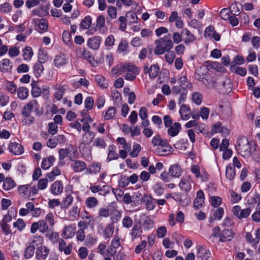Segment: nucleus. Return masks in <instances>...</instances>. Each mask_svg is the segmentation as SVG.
Returning <instances> with one entry per match:
<instances>
[{
  "label": "nucleus",
  "instance_id": "1",
  "mask_svg": "<svg viewBox=\"0 0 260 260\" xmlns=\"http://www.w3.org/2000/svg\"><path fill=\"white\" fill-rule=\"evenodd\" d=\"M171 35L167 34L163 37L155 40L156 47L154 49V53L156 55H161L166 51L171 50L174 46L173 42L172 41Z\"/></svg>",
  "mask_w": 260,
  "mask_h": 260
},
{
  "label": "nucleus",
  "instance_id": "2",
  "mask_svg": "<svg viewBox=\"0 0 260 260\" xmlns=\"http://www.w3.org/2000/svg\"><path fill=\"white\" fill-rule=\"evenodd\" d=\"M236 148L243 156L249 155L250 154L251 146L248 139L245 137H240L238 138Z\"/></svg>",
  "mask_w": 260,
  "mask_h": 260
},
{
  "label": "nucleus",
  "instance_id": "3",
  "mask_svg": "<svg viewBox=\"0 0 260 260\" xmlns=\"http://www.w3.org/2000/svg\"><path fill=\"white\" fill-rule=\"evenodd\" d=\"M193 184V182L191 177L186 175L181 178L179 186L182 191L188 192L191 189Z\"/></svg>",
  "mask_w": 260,
  "mask_h": 260
},
{
  "label": "nucleus",
  "instance_id": "4",
  "mask_svg": "<svg viewBox=\"0 0 260 260\" xmlns=\"http://www.w3.org/2000/svg\"><path fill=\"white\" fill-rule=\"evenodd\" d=\"M232 212L235 216L242 219L248 217L250 214L251 210L249 208L242 209L240 206L236 205L233 208Z\"/></svg>",
  "mask_w": 260,
  "mask_h": 260
},
{
  "label": "nucleus",
  "instance_id": "5",
  "mask_svg": "<svg viewBox=\"0 0 260 260\" xmlns=\"http://www.w3.org/2000/svg\"><path fill=\"white\" fill-rule=\"evenodd\" d=\"M72 243L67 244L63 239H58V249L59 251L63 252L66 255H69L72 252Z\"/></svg>",
  "mask_w": 260,
  "mask_h": 260
},
{
  "label": "nucleus",
  "instance_id": "6",
  "mask_svg": "<svg viewBox=\"0 0 260 260\" xmlns=\"http://www.w3.org/2000/svg\"><path fill=\"white\" fill-rule=\"evenodd\" d=\"M32 23L35 26H38V31L39 32L42 33V32L46 31L48 30V24L47 20L46 19H33L32 20Z\"/></svg>",
  "mask_w": 260,
  "mask_h": 260
},
{
  "label": "nucleus",
  "instance_id": "7",
  "mask_svg": "<svg viewBox=\"0 0 260 260\" xmlns=\"http://www.w3.org/2000/svg\"><path fill=\"white\" fill-rule=\"evenodd\" d=\"M50 250L45 246L38 247L36 252V257L38 260H45L47 257Z\"/></svg>",
  "mask_w": 260,
  "mask_h": 260
},
{
  "label": "nucleus",
  "instance_id": "8",
  "mask_svg": "<svg viewBox=\"0 0 260 260\" xmlns=\"http://www.w3.org/2000/svg\"><path fill=\"white\" fill-rule=\"evenodd\" d=\"M181 35L183 38V42L186 45L192 43L196 39V37L186 28H183L181 30Z\"/></svg>",
  "mask_w": 260,
  "mask_h": 260
},
{
  "label": "nucleus",
  "instance_id": "9",
  "mask_svg": "<svg viewBox=\"0 0 260 260\" xmlns=\"http://www.w3.org/2000/svg\"><path fill=\"white\" fill-rule=\"evenodd\" d=\"M234 234L232 230L224 229L220 234L219 241L221 242L231 241L234 237Z\"/></svg>",
  "mask_w": 260,
  "mask_h": 260
},
{
  "label": "nucleus",
  "instance_id": "10",
  "mask_svg": "<svg viewBox=\"0 0 260 260\" xmlns=\"http://www.w3.org/2000/svg\"><path fill=\"white\" fill-rule=\"evenodd\" d=\"M70 159L74 161L71 167L74 172H81L86 169L87 165L84 161L79 160H74L72 158H70Z\"/></svg>",
  "mask_w": 260,
  "mask_h": 260
},
{
  "label": "nucleus",
  "instance_id": "11",
  "mask_svg": "<svg viewBox=\"0 0 260 260\" xmlns=\"http://www.w3.org/2000/svg\"><path fill=\"white\" fill-rule=\"evenodd\" d=\"M38 108L39 105L37 100H32L23 107L22 112H27L28 113H30L33 111L37 112Z\"/></svg>",
  "mask_w": 260,
  "mask_h": 260
},
{
  "label": "nucleus",
  "instance_id": "12",
  "mask_svg": "<svg viewBox=\"0 0 260 260\" xmlns=\"http://www.w3.org/2000/svg\"><path fill=\"white\" fill-rule=\"evenodd\" d=\"M81 211V205L79 203H75L72 208L69 211V216L71 219L75 220L79 216Z\"/></svg>",
  "mask_w": 260,
  "mask_h": 260
},
{
  "label": "nucleus",
  "instance_id": "13",
  "mask_svg": "<svg viewBox=\"0 0 260 260\" xmlns=\"http://www.w3.org/2000/svg\"><path fill=\"white\" fill-rule=\"evenodd\" d=\"M13 68V63L9 59L5 58L0 62V71L3 73L10 72Z\"/></svg>",
  "mask_w": 260,
  "mask_h": 260
},
{
  "label": "nucleus",
  "instance_id": "14",
  "mask_svg": "<svg viewBox=\"0 0 260 260\" xmlns=\"http://www.w3.org/2000/svg\"><path fill=\"white\" fill-rule=\"evenodd\" d=\"M9 150L11 153L14 155H20L24 152L22 146L20 144L16 142L10 143Z\"/></svg>",
  "mask_w": 260,
  "mask_h": 260
},
{
  "label": "nucleus",
  "instance_id": "15",
  "mask_svg": "<svg viewBox=\"0 0 260 260\" xmlns=\"http://www.w3.org/2000/svg\"><path fill=\"white\" fill-rule=\"evenodd\" d=\"M96 26L100 34H105L107 32L108 28L105 26V18L103 15H101L98 17Z\"/></svg>",
  "mask_w": 260,
  "mask_h": 260
},
{
  "label": "nucleus",
  "instance_id": "16",
  "mask_svg": "<svg viewBox=\"0 0 260 260\" xmlns=\"http://www.w3.org/2000/svg\"><path fill=\"white\" fill-rule=\"evenodd\" d=\"M94 137L95 134L93 132H86L83 134L80 141V148L83 145L89 144L92 141Z\"/></svg>",
  "mask_w": 260,
  "mask_h": 260
},
{
  "label": "nucleus",
  "instance_id": "17",
  "mask_svg": "<svg viewBox=\"0 0 260 260\" xmlns=\"http://www.w3.org/2000/svg\"><path fill=\"white\" fill-rule=\"evenodd\" d=\"M121 69L123 72L139 73L140 69L134 64L132 63H125L121 64Z\"/></svg>",
  "mask_w": 260,
  "mask_h": 260
},
{
  "label": "nucleus",
  "instance_id": "18",
  "mask_svg": "<svg viewBox=\"0 0 260 260\" xmlns=\"http://www.w3.org/2000/svg\"><path fill=\"white\" fill-rule=\"evenodd\" d=\"M169 172L172 177L178 178L181 175L182 170L179 165L174 164L170 167Z\"/></svg>",
  "mask_w": 260,
  "mask_h": 260
},
{
  "label": "nucleus",
  "instance_id": "19",
  "mask_svg": "<svg viewBox=\"0 0 260 260\" xmlns=\"http://www.w3.org/2000/svg\"><path fill=\"white\" fill-rule=\"evenodd\" d=\"M76 232V228L75 225L70 224L65 226L62 232V236L64 238L68 239L72 238Z\"/></svg>",
  "mask_w": 260,
  "mask_h": 260
},
{
  "label": "nucleus",
  "instance_id": "20",
  "mask_svg": "<svg viewBox=\"0 0 260 260\" xmlns=\"http://www.w3.org/2000/svg\"><path fill=\"white\" fill-rule=\"evenodd\" d=\"M63 184L61 181H56L51 186V191L54 195L61 193L63 190Z\"/></svg>",
  "mask_w": 260,
  "mask_h": 260
},
{
  "label": "nucleus",
  "instance_id": "21",
  "mask_svg": "<svg viewBox=\"0 0 260 260\" xmlns=\"http://www.w3.org/2000/svg\"><path fill=\"white\" fill-rule=\"evenodd\" d=\"M55 66L57 68H60L67 63V58L63 54H59L55 56L54 59Z\"/></svg>",
  "mask_w": 260,
  "mask_h": 260
},
{
  "label": "nucleus",
  "instance_id": "22",
  "mask_svg": "<svg viewBox=\"0 0 260 260\" xmlns=\"http://www.w3.org/2000/svg\"><path fill=\"white\" fill-rule=\"evenodd\" d=\"M18 190L22 197H29L31 195V187L28 184L20 185L18 188Z\"/></svg>",
  "mask_w": 260,
  "mask_h": 260
},
{
  "label": "nucleus",
  "instance_id": "23",
  "mask_svg": "<svg viewBox=\"0 0 260 260\" xmlns=\"http://www.w3.org/2000/svg\"><path fill=\"white\" fill-rule=\"evenodd\" d=\"M101 37H95L88 40L87 45L92 49H97L99 48L101 42Z\"/></svg>",
  "mask_w": 260,
  "mask_h": 260
},
{
  "label": "nucleus",
  "instance_id": "24",
  "mask_svg": "<svg viewBox=\"0 0 260 260\" xmlns=\"http://www.w3.org/2000/svg\"><path fill=\"white\" fill-rule=\"evenodd\" d=\"M171 150L172 147L168 142L166 146H160L159 147H157L155 151V153L160 156H166L171 153Z\"/></svg>",
  "mask_w": 260,
  "mask_h": 260
},
{
  "label": "nucleus",
  "instance_id": "25",
  "mask_svg": "<svg viewBox=\"0 0 260 260\" xmlns=\"http://www.w3.org/2000/svg\"><path fill=\"white\" fill-rule=\"evenodd\" d=\"M190 108H188L186 105L184 104H182L181 105L179 110V114L180 115L181 118L183 120H186L190 118Z\"/></svg>",
  "mask_w": 260,
  "mask_h": 260
},
{
  "label": "nucleus",
  "instance_id": "26",
  "mask_svg": "<svg viewBox=\"0 0 260 260\" xmlns=\"http://www.w3.org/2000/svg\"><path fill=\"white\" fill-rule=\"evenodd\" d=\"M181 124L178 122H175L173 125L169 126L168 129V134L171 137L177 136L181 129Z\"/></svg>",
  "mask_w": 260,
  "mask_h": 260
},
{
  "label": "nucleus",
  "instance_id": "27",
  "mask_svg": "<svg viewBox=\"0 0 260 260\" xmlns=\"http://www.w3.org/2000/svg\"><path fill=\"white\" fill-rule=\"evenodd\" d=\"M221 83L222 87V92L224 93H229L232 89L231 80L226 77H224Z\"/></svg>",
  "mask_w": 260,
  "mask_h": 260
},
{
  "label": "nucleus",
  "instance_id": "28",
  "mask_svg": "<svg viewBox=\"0 0 260 260\" xmlns=\"http://www.w3.org/2000/svg\"><path fill=\"white\" fill-rule=\"evenodd\" d=\"M54 160L55 158L53 155L43 158L41 165L42 169L45 170L48 169L52 165Z\"/></svg>",
  "mask_w": 260,
  "mask_h": 260
},
{
  "label": "nucleus",
  "instance_id": "29",
  "mask_svg": "<svg viewBox=\"0 0 260 260\" xmlns=\"http://www.w3.org/2000/svg\"><path fill=\"white\" fill-rule=\"evenodd\" d=\"M116 147L113 144L110 145L108 147V154L107 158V161L116 159L118 157L117 153L115 151Z\"/></svg>",
  "mask_w": 260,
  "mask_h": 260
},
{
  "label": "nucleus",
  "instance_id": "30",
  "mask_svg": "<svg viewBox=\"0 0 260 260\" xmlns=\"http://www.w3.org/2000/svg\"><path fill=\"white\" fill-rule=\"evenodd\" d=\"M73 197L71 194H68L64 197L60 203V207L63 209H67L72 203Z\"/></svg>",
  "mask_w": 260,
  "mask_h": 260
},
{
  "label": "nucleus",
  "instance_id": "31",
  "mask_svg": "<svg viewBox=\"0 0 260 260\" xmlns=\"http://www.w3.org/2000/svg\"><path fill=\"white\" fill-rule=\"evenodd\" d=\"M16 184L11 177H7L3 183V187L5 190H9L14 188Z\"/></svg>",
  "mask_w": 260,
  "mask_h": 260
},
{
  "label": "nucleus",
  "instance_id": "32",
  "mask_svg": "<svg viewBox=\"0 0 260 260\" xmlns=\"http://www.w3.org/2000/svg\"><path fill=\"white\" fill-rule=\"evenodd\" d=\"M31 86L32 87L31 91L32 96L35 98L39 96L42 93V89L38 86V82L33 81L31 83Z\"/></svg>",
  "mask_w": 260,
  "mask_h": 260
},
{
  "label": "nucleus",
  "instance_id": "33",
  "mask_svg": "<svg viewBox=\"0 0 260 260\" xmlns=\"http://www.w3.org/2000/svg\"><path fill=\"white\" fill-rule=\"evenodd\" d=\"M167 141L162 140L159 135L154 136L152 140V143L154 146H157V147L161 146H166Z\"/></svg>",
  "mask_w": 260,
  "mask_h": 260
},
{
  "label": "nucleus",
  "instance_id": "34",
  "mask_svg": "<svg viewBox=\"0 0 260 260\" xmlns=\"http://www.w3.org/2000/svg\"><path fill=\"white\" fill-rule=\"evenodd\" d=\"M42 61H38L34 66V72L36 77H40L44 70Z\"/></svg>",
  "mask_w": 260,
  "mask_h": 260
},
{
  "label": "nucleus",
  "instance_id": "35",
  "mask_svg": "<svg viewBox=\"0 0 260 260\" xmlns=\"http://www.w3.org/2000/svg\"><path fill=\"white\" fill-rule=\"evenodd\" d=\"M17 93L18 97L22 100L26 99L28 96V90L24 87H19L17 90Z\"/></svg>",
  "mask_w": 260,
  "mask_h": 260
},
{
  "label": "nucleus",
  "instance_id": "36",
  "mask_svg": "<svg viewBox=\"0 0 260 260\" xmlns=\"http://www.w3.org/2000/svg\"><path fill=\"white\" fill-rule=\"evenodd\" d=\"M22 51L23 59L26 61L30 60L34 54L32 48L29 46H26Z\"/></svg>",
  "mask_w": 260,
  "mask_h": 260
},
{
  "label": "nucleus",
  "instance_id": "37",
  "mask_svg": "<svg viewBox=\"0 0 260 260\" xmlns=\"http://www.w3.org/2000/svg\"><path fill=\"white\" fill-rule=\"evenodd\" d=\"M114 225L113 223L108 224L104 229V233L103 236L105 239H108L111 237L114 232Z\"/></svg>",
  "mask_w": 260,
  "mask_h": 260
},
{
  "label": "nucleus",
  "instance_id": "38",
  "mask_svg": "<svg viewBox=\"0 0 260 260\" xmlns=\"http://www.w3.org/2000/svg\"><path fill=\"white\" fill-rule=\"evenodd\" d=\"M56 91L54 93V96L57 101H60L63 97L66 90L65 86L63 85H59L55 88Z\"/></svg>",
  "mask_w": 260,
  "mask_h": 260
},
{
  "label": "nucleus",
  "instance_id": "39",
  "mask_svg": "<svg viewBox=\"0 0 260 260\" xmlns=\"http://www.w3.org/2000/svg\"><path fill=\"white\" fill-rule=\"evenodd\" d=\"M144 201L146 203V208L147 210H152L155 208L156 206L155 202L151 197L146 196Z\"/></svg>",
  "mask_w": 260,
  "mask_h": 260
},
{
  "label": "nucleus",
  "instance_id": "40",
  "mask_svg": "<svg viewBox=\"0 0 260 260\" xmlns=\"http://www.w3.org/2000/svg\"><path fill=\"white\" fill-rule=\"evenodd\" d=\"M79 51L82 52V57L85 59H86L90 63L93 64V63L95 61L93 57L91 56L89 51L85 49L82 50L81 48L79 49Z\"/></svg>",
  "mask_w": 260,
  "mask_h": 260
},
{
  "label": "nucleus",
  "instance_id": "41",
  "mask_svg": "<svg viewBox=\"0 0 260 260\" xmlns=\"http://www.w3.org/2000/svg\"><path fill=\"white\" fill-rule=\"evenodd\" d=\"M210 254V252L209 250H205L202 247H200L198 249L197 256L202 260H208Z\"/></svg>",
  "mask_w": 260,
  "mask_h": 260
},
{
  "label": "nucleus",
  "instance_id": "42",
  "mask_svg": "<svg viewBox=\"0 0 260 260\" xmlns=\"http://www.w3.org/2000/svg\"><path fill=\"white\" fill-rule=\"evenodd\" d=\"M112 98L114 102V105L118 106L121 104V95L120 93L116 90H114L112 92Z\"/></svg>",
  "mask_w": 260,
  "mask_h": 260
},
{
  "label": "nucleus",
  "instance_id": "43",
  "mask_svg": "<svg viewBox=\"0 0 260 260\" xmlns=\"http://www.w3.org/2000/svg\"><path fill=\"white\" fill-rule=\"evenodd\" d=\"M99 202L95 197L87 198L85 201V205L87 208L91 209L95 208L98 205Z\"/></svg>",
  "mask_w": 260,
  "mask_h": 260
},
{
  "label": "nucleus",
  "instance_id": "44",
  "mask_svg": "<svg viewBox=\"0 0 260 260\" xmlns=\"http://www.w3.org/2000/svg\"><path fill=\"white\" fill-rule=\"evenodd\" d=\"M61 173L60 170L57 167H55L53 168L51 172L48 173L46 175V177L50 181H53L56 176L59 175Z\"/></svg>",
  "mask_w": 260,
  "mask_h": 260
},
{
  "label": "nucleus",
  "instance_id": "45",
  "mask_svg": "<svg viewBox=\"0 0 260 260\" xmlns=\"http://www.w3.org/2000/svg\"><path fill=\"white\" fill-rule=\"evenodd\" d=\"M95 81L98 85L102 88H106L108 84L107 81L105 80V78L102 75H98L95 76Z\"/></svg>",
  "mask_w": 260,
  "mask_h": 260
},
{
  "label": "nucleus",
  "instance_id": "46",
  "mask_svg": "<svg viewBox=\"0 0 260 260\" xmlns=\"http://www.w3.org/2000/svg\"><path fill=\"white\" fill-rule=\"evenodd\" d=\"M35 245L29 244V245L25 249L24 254V257L27 259L30 258L35 253Z\"/></svg>",
  "mask_w": 260,
  "mask_h": 260
},
{
  "label": "nucleus",
  "instance_id": "47",
  "mask_svg": "<svg viewBox=\"0 0 260 260\" xmlns=\"http://www.w3.org/2000/svg\"><path fill=\"white\" fill-rule=\"evenodd\" d=\"M91 24V18L89 16H86L81 21L80 26L81 28L86 29L90 27Z\"/></svg>",
  "mask_w": 260,
  "mask_h": 260
},
{
  "label": "nucleus",
  "instance_id": "48",
  "mask_svg": "<svg viewBox=\"0 0 260 260\" xmlns=\"http://www.w3.org/2000/svg\"><path fill=\"white\" fill-rule=\"evenodd\" d=\"M149 71L150 77L151 78H155L157 76L159 72V67L156 64H153L149 68Z\"/></svg>",
  "mask_w": 260,
  "mask_h": 260
},
{
  "label": "nucleus",
  "instance_id": "49",
  "mask_svg": "<svg viewBox=\"0 0 260 260\" xmlns=\"http://www.w3.org/2000/svg\"><path fill=\"white\" fill-rule=\"evenodd\" d=\"M142 233V231L140 230V227L135 224L131 230V235L133 238V240L139 237Z\"/></svg>",
  "mask_w": 260,
  "mask_h": 260
},
{
  "label": "nucleus",
  "instance_id": "50",
  "mask_svg": "<svg viewBox=\"0 0 260 260\" xmlns=\"http://www.w3.org/2000/svg\"><path fill=\"white\" fill-rule=\"evenodd\" d=\"M101 165L99 162H93L89 167V172L87 174L94 173L96 174L100 172Z\"/></svg>",
  "mask_w": 260,
  "mask_h": 260
},
{
  "label": "nucleus",
  "instance_id": "51",
  "mask_svg": "<svg viewBox=\"0 0 260 260\" xmlns=\"http://www.w3.org/2000/svg\"><path fill=\"white\" fill-rule=\"evenodd\" d=\"M43 242V238L41 236H34L31 242L29 243L30 245H35V248L36 247H40L39 246H42V244Z\"/></svg>",
  "mask_w": 260,
  "mask_h": 260
},
{
  "label": "nucleus",
  "instance_id": "52",
  "mask_svg": "<svg viewBox=\"0 0 260 260\" xmlns=\"http://www.w3.org/2000/svg\"><path fill=\"white\" fill-rule=\"evenodd\" d=\"M225 175L227 178L229 180H233L235 175L236 173L235 172V169L233 168L232 166L228 165L226 168Z\"/></svg>",
  "mask_w": 260,
  "mask_h": 260
},
{
  "label": "nucleus",
  "instance_id": "53",
  "mask_svg": "<svg viewBox=\"0 0 260 260\" xmlns=\"http://www.w3.org/2000/svg\"><path fill=\"white\" fill-rule=\"evenodd\" d=\"M23 116V121L25 124H30L34 123V118L30 115V113L27 112H22Z\"/></svg>",
  "mask_w": 260,
  "mask_h": 260
},
{
  "label": "nucleus",
  "instance_id": "54",
  "mask_svg": "<svg viewBox=\"0 0 260 260\" xmlns=\"http://www.w3.org/2000/svg\"><path fill=\"white\" fill-rule=\"evenodd\" d=\"M231 70L232 72L242 76H245L247 73L246 69L243 67L234 66L231 68Z\"/></svg>",
  "mask_w": 260,
  "mask_h": 260
},
{
  "label": "nucleus",
  "instance_id": "55",
  "mask_svg": "<svg viewBox=\"0 0 260 260\" xmlns=\"http://www.w3.org/2000/svg\"><path fill=\"white\" fill-rule=\"evenodd\" d=\"M222 199L218 196H212L210 199V203L215 208L218 207L222 203Z\"/></svg>",
  "mask_w": 260,
  "mask_h": 260
},
{
  "label": "nucleus",
  "instance_id": "56",
  "mask_svg": "<svg viewBox=\"0 0 260 260\" xmlns=\"http://www.w3.org/2000/svg\"><path fill=\"white\" fill-rule=\"evenodd\" d=\"M153 189L154 192L158 196H160L164 192V188L160 182H157L153 186Z\"/></svg>",
  "mask_w": 260,
  "mask_h": 260
},
{
  "label": "nucleus",
  "instance_id": "57",
  "mask_svg": "<svg viewBox=\"0 0 260 260\" xmlns=\"http://www.w3.org/2000/svg\"><path fill=\"white\" fill-rule=\"evenodd\" d=\"M122 226L126 229H129L132 226L133 224V220L129 216H125L122 221Z\"/></svg>",
  "mask_w": 260,
  "mask_h": 260
},
{
  "label": "nucleus",
  "instance_id": "58",
  "mask_svg": "<svg viewBox=\"0 0 260 260\" xmlns=\"http://www.w3.org/2000/svg\"><path fill=\"white\" fill-rule=\"evenodd\" d=\"M116 114V110L113 107L109 108L104 115V119L106 120H110L113 118Z\"/></svg>",
  "mask_w": 260,
  "mask_h": 260
},
{
  "label": "nucleus",
  "instance_id": "59",
  "mask_svg": "<svg viewBox=\"0 0 260 260\" xmlns=\"http://www.w3.org/2000/svg\"><path fill=\"white\" fill-rule=\"evenodd\" d=\"M111 220L112 221L117 222L119 221L121 217V211L118 210H111Z\"/></svg>",
  "mask_w": 260,
  "mask_h": 260
},
{
  "label": "nucleus",
  "instance_id": "60",
  "mask_svg": "<svg viewBox=\"0 0 260 260\" xmlns=\"http://www.w3.org/2000/svg\"><path fill=\"white\" fill-rule=\"evenodd\" d=\"M141 150L140 145L138 143H134L133 146V151L129 153V155L132 157H137Z\"/></svg>",
  "mask_w": 260,
  "mask_h": 260
},
{
  "label": "nucleus",
  "instance_id": "61",
  "mask_svg": "<svg viewBox=\"0 0 260 260\" xmlns=\"http://www.w3.org/2000/svg\"><path fill=\"white\" fill-rule=\"evenodd\" d=\"M94 105V100L91 96L87 97L84 101V106L87 110L92 109Z\"/></svg>",
  "mask_w": 260,
  "mask_h": 260
},
{
  "label": "nucleus",
  "instance_id": "62",
  "mask_svg": "<svg viewBox=\"0 0 260 260\" xmlns=\"http://www.w3.org/2000/svg\"><path fill=\"white\" fill-rule=\"evenodd\" d=\"M39 231L42 233H46L49 230V226L44 220H40L38 221Z\"/></svg>",
  "mask_w": 260,
  "mask_h": 260
},
{
  "label": "nucleus",
  "instance_id": "63",
  "mask_svg": "<svg viewBox=\"0 0 260 260\" xmlns=\"http://www.w3.org/2000/svg\"><path fill=\"white\" fill-rule=\"evenodd\" d=\"M93 145L100 149L105 148L106 147V144L103 139L96 138L93 142Z\"/></svg>",
  "mask_w": 260,
  "mask_h": 260
},
{
  "label": "nucleus",
  "instance_id": "64",
  "mask_svg": "<svg viewBox=\"0 0 260 260\" xmlns=\"http://www.w3.org/2000/svg\"><path fill=\"white\" fill-rule=\"evenodd\" d=\"M62 40L64 43L68 46H70L72 44L71 41V35L69 31L64 30L62 33Z\"/></svg>",
  "mask_w": 260,
  "mask_h": 260
}]
</instances>
